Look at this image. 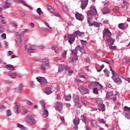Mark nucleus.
<instances>
[{
	"mask_svg": "<svg viewBox=\"0 0 130 130\" xmlns=\"http://www.w3.org/2000/svg\"><path fill=\"white\" fill-rule=\"evenodd\" d=\"M40 67L41 73H43V74H46V71L49 68V60H48V58H45L43 59L42 63Z\"/></svg>",
	"mask_w": 130,
	"mask_h": 130,
	"instance_id": "1",
	"label": "nucleus"
},
{
	"mask_svg": "<svg viewBox=\"0 0 130 130\" xmlns=\"http://www.w3.org/2000/svg\"><path fill=\"white\" fill-rule=\"evenodd\" d=\"M110 68L112 75L111 78L113 79L114 82H115V83L117 84V85H121V84H122V81H121V79L119 78V74H116L115 72L112 70L111 66H110Z\"/></svg>",
	"mask_w": 130,
	"mask_h": 130,
	"instance_id": "2",
	"label": "nucleus"
},
{
	"mask_svg": "<svg viewBox=\"0 0 130 130\" xmlns=\"http://www.w3.org/2000/svg\"><path fill=\"white\" fill-rule=\"evenodd\" d=\"M79 49L77 48V47L75 49L72 50V54L73 55V57H70L69 58V62H72V63H75L77 60H78V56L77 55V51Z\"/></svg>",
	"mask_w": 130,
	"mask_h": 130,
	"instance_id": "3",
	"label": "nucleus"
},
{
	"mask_svg": "<svg viewBox=\"0 0 130 130\" xmlns=\"http://www.w3.org/2000/svg\"><path fill=\"white\" fill-rule=\"evenodd\" d=\"M97 14V10H96L95 6H92L90 10L87 12V17H93Z\"/></svg>",
	"mask_w": 130,
	"mask_h": 130,
	"instance_id": "4",
	"label": "nucleus"
},
{
	"mask_svg": "<svg viewBox=\"0 0 130 130\" xmlns=\"http://www.w3.org/2000/svg\"><path fill=\"white\" fill-rule=\"evenodd\" d=\"M66 70V71H67L68 72L69 74H73L74 73V71L72 70H71V68L69 66H66L64 65H60L58 67V72H62L63 70Z\"/></svg>",
	"mask_w": 130,
	"mask_h": 130,
	"instance_id": "5",
	"label": "nucleus"
},
{
	"mask_svg": "<svg viewBox=\"0 0 130 130\" xmlns=\"http://www.w3.org/2000/svg\"><path fill=\"white\" fill-rule=\"evenodd\" d=\"M25 50L26 51V52H28V53H33L34 52H35L36 51V47L34 46V45H31L28 47H27V46H25L24 47Z\"/></svg>",
	"mask_w": 130,
	"mask_h": 130,
	"instance_id": "6",
	"label": "nucleus"
},
{
	"mask_svg": "<svg viewBox=\"0 0 130 130\" xmlns=\"http://www.w3.org/2000/svg\"><path fill=\"white\" fill-rule=\"evenodd\" d=\"M106 97L107 99H113L114 101L116 100V95L112 91H107Z\"/></svg>",
	"mask_w": 130,
	"mask_h": 130,
	"instance_id": "7",
	"label": "nucleus"
},
{
	"mask_svg": "<svg viewBox=\"0 0 130 130\" xmlns=\"http://www.w3.org/2000/svg\"><path fill=\"white\" fill-rule=\"evenodd\" d=\"M79 91L82 95H85V94H89L90 93V90L88 88L85 87L81 86L79 88Z\"/></svg>",
	"mask_w": 130,
	"mask_h": 130,
	"instance_id": "8",
	"label": "nucleus"
},
{
	"mask_svg": "<svg viewBox=\"0 0 130 130\" xmlns=\"http://www.w3.org/2000/svg\"><path fill=\"white\" fill-rule=\"evenodd\" d=\"M36 79L39 83H40L41 85H43V84H47V80L45 77H37Z\"/></svg>",
	"mask_w": 130,
	"mask_h": 130,
	"instance_id": "9",
	"label": "nucleus"
},
{
	"mask_svg": "<svg viewBox=\"0 0 130 130\" xmlns=\"http://www.w3.org/2000/svg\"><path fill=\"white\" fill-rule=\"evenodd\" d=\"M15 3H16L17 4H21L25 7H27V8L30 9V10H33V8L29 6L28 5H27V3H26V2L23 0H15Z\"/></svg>",
	"mask_w": 130,
	"mask_h": 130,
	"instance_id": "10",
	"label": "nucleus"
},
{
	"mask_svg": "<svg viewBox=\"0 0 130 130\" xmlns=\"http://www.w3.org/2000/svg\"><path fill=\"white\" fill-rule=\"evenodd\" d=\"M13 108L14 110H15L16 112L19 113V112L21 111V104L19 103H15Z\"/></svg>",
	"mask_w": 130,
	"mask_h": 130,
	"instance_id": "11",
	"label": "nucleus"
},
{
	"mask_svg": "<svg viewBox=\"0 0 130 130\" xmlns=\"http://www.w3.org/2000/svg\"><path fill=\"white\" fill-rule=\"evenodd\" d=\"M88 3L89 0L81 1V9L82 10H85L87 6H88Z\"/></svg>",
	"mask_w": 130,
	"mask_h": 130,
	"instance_id": "12",
	"label": "nucleus"
},
{
	"mask_svg": "<svg viewBox=\"0 0 130 130\" xmlns=\"http://www.w3.org/2000/svg\"><path fill=\"white\" fill-rule=\"evenodd\" d=\"M75 36L74 35H70V36L68 37L69 43L70 45H72L74 42H75Z\"/></svg>",
	"mask_w": 130,
	"mask_h": 130,
	"instance_id": "13",
	"label": "nucleus"
},
{
	"mask_svg": "<svg viewBox=\"0 0 130 130\" xmlns=\"http://www.w3.org/2000/svg\"><path fill=\"white\" fill-rule=\"evenodd\" d=\"M87 23L89 24L90 27L93 26V23H94V21L93 20V18L90 16H87Z\"/></svg>",
	"mask_w": 130,
	"mask_h": 130,
	"instance_id": "14",
	"label": "nucleus"
},
{
	"mask_svg": "<svg viewBox=\"0 0 130 130\" xmlns=\"http://www.w3.org/2000/svg\"><path fill=\"white\" fill-rule=\"evenodd\" d=\"M75 17L77 20H79V21H83V20H84V15L79 13H76Z\"/></svg>",
	"mask_w": 130,
	"mask_h": 130,
	"instance_id": "15",
	"label": "nucleus"
},
{
	"mask_svg": "<svg viewBox=\"0 0 130 130\" xmlns=\"http://www.w3.org/2000/svg\"><path fill=\"white\" fill-rule=\"evenodd\" d=\"M56 109H57L58 111H60L62 109V103L60 102H57L55 103Z\"/></svg>",
	"mask_w": 130,
	"mask_h": 130,
	"instance_id": "16",
	"label": "nucleus"
},
{
	"mask_svg": "<svg viewBox=\"0 0 130 130\" xmlns=\"http://www.w3.org/2000/svg\"><path fill=\"white\" fill-rule=\"evenodd\" d=\"M103 33L104 35H105L106 36H108V37H110L112 35L111 32H110V30L108 29H105L103 31Z\"/></svg>",
	"mask_w": 130,
	"mask_h": 130,
	"instance_id": "17",
	"label": "nucleus"
},
{
	"mask_svg": "<svg viewBox=\"0 0 130 130\" xmlns=\"http://www.w3.org/2000/svg\"><path fill=\"white\" fill-rule=\"evenodd\" d=\"M23 90V85L22 84H19L18 87L15 88V92L16 93H19L21 94L22 93V91Z\"/></svg>",
	"mask_w": 130,
	"mask_h": 130,
	"instance_id": "18",
	"label": "nucleus"
},
{
	"mask_svg": "<svg viewBox=\"0 0 130 130\" xmlns=\"http://www.w3.org/2000/svg\"><path fill=\"white\" fill-rule=\"evenodd\" d=\"M8 76L10 77L11 79H15L17 77V73H12V72H8L7 73Z\"/></svg>",
	"mask_w": 130,
	"mask_h": 130,
	"instance_id": "19",
	"label": "nucleus"
},
{
	"mask_svg": "<svg viewBox=\"0 0 130 130\" xmlns=\"http://www.w3.org/2000/svg\"><path fill=\"white\" fill-rule=\"evenodd\" d=\"M81 102L84 106H88L90 103L86 100H85V96L81 98Z\"/></svg>",
	"mask_w": 130,
	"mask_h": 130,
	"instance_id": "20",
	"label": "nucleus"
},
{
	"mask_svg": "<svg viewBox=\"0 0 130 130\" xmlns=\"http://www.w3.org/2000/svg\"><path fill=\"white\" fill-rule=\"evenodd\" d=\"M98 85V82H93L91 84L88 85V87L89 88V89H94V88H95V87H97Z\"/></svg>",
	"mask_w": 130,
	"mask_h": 130,
	"instance_id": "21",
	"label": "nucleus"
},
{
	"mask_svg": "<svg viewBox=\"0 0 130 130\" xmlns=\"http://www.w3.org/2000/svg\"><path fill=\"white\" fill-rule=\"evenodd\" d=\"M114 41H115V39H112L111 38L107 39V42H108L109 46L113 45L114 44Z\"/></svg>",
	"mask_w": 130,
	"mask_h": 130,
	"instance_id": "22",
	"label": "nucleus"
},
{
	"mask_svg": "<svg viewBox=\"0 0 130 130\" xmlns=\"http://www.w3.org/2000/svg\"><path fill=\"white\" fill-rule=\"evenodd\" d=\"M6 68L9 71H15V67L12 64H8L6 66Z\"/></svg>",
	"mask_w": 130,
	"mask_h": 130,
	"instance_id": "23",
	"label": "nucleus"
},
{
	"mask_svg": "<svg viewBox=\"0 0 130 130\" xmlns=\"http://www.w3.org/2000/svg\"><path fill=\"white\" fill-rule=\"evenodd\" d=\"M79 76L80 78H82L83 79H88V78H89V76H88V75L84 73H79Z\"/></svg>",
	"mask_w": 130,
	"mask_h": 130,
	"instance_id": "24",
	"label": "nucleus"
},
{
	"mask_svg": "<svg viewBox=\"0 0 130 130\" xmlns=\"http://www.w3.org/2000/svg\"><path fill=\"white\" fill-rule=\"evenodd\" d=\"M99 110L100 111H105V105L102 104L99 106Z\"/></svg>",
	"mask_w": 130,
	"mask_h": 130,
	"instance_id": "25",
	"label": "nucleus"
},
{
	"mask_svg": "<svg viewBox=\"0 0 130 130\" xmlns=\"http://www.w3.org/2000/svg\"><path fill=\"white\" fill-rule=\"evenodd\" d=\"M73 123L74 125H78L80 124V119L79 118H75L74 120H73Z\"/></svg>",
	"mask_w": 130,
	"mask_h": 130,
	"instance_id": "26",
	"label": "nucleus"
},
{
	"mask_svg": "<svg viewBox=\"0 0 130 130\" xmlns=\"http://www.w3.org/2000/svg\"><path fill=\"white\" fill-rule=\"evenodd\" d=\"M77 49H78L79 51H80V52H81L82 54L83 53H85V50L84 49V47H81V46H80V45H78L77 46Z\"/></svg>",
	"mask_w": 130,
	"mask_h": 130,
	"instance_id": "27",
	"label": "nucleus"
},
{
	"mask_svg": "<svg viewBox=\"0 0 130 130\" xmlns=\"http://www.w3.org/2000/svg\"><path fill=\"white\" fill-rule=\"evenodd\" d=\"M91 125L93 127H97L98 124H97V121L95 120H92L91 121Z\"/></svg>",
	"mask_w": 130,
	"mask_h": 130,
	"instance_id": "28",
	"label": "nucleus"
},
{
	"mask_svg": "<svg viewBox=\"0 0 130 130\" xmlns=\"http://www.w3.org/2000/svg\"><path fill=\"white\" fill-rule=\"evenodd\" d=\"M11 3L8 2V1H7L5 3V4L3 8H4V9H9V8H10V7H11Z\"/></svg>",
	"mask_w": 130,
	"mask_h": 130,
	"instance_id": "29",
	"label": "nucleus"
},
{
	"mask_svg": "<svg viewBox=\"0 0 130 130\" xmlns=\"http://www.w3.org/2000/svg\"><path fill=\"white\" fill-rule=\"evenodd\" d=\"M92 26H94L95 28H99L100 26H102V23L94 22L92 24Z\"/></svg>",
	"mask_w": 130,
	"mask_h": 130,
	"instance_id": "30",
	"label": "nucleus"
},
{
	"mask_svg": "<svg viewBox=\"0 0 130 130\" xmlns=\"http://www.w3.org/2000/svg\"><path fill=\"white\" fill-rule=\"evenodd\" d=\"M73 99L75 103L79 102V97L77 94H73Z\"/></svg>",
	"mask_w": 130,
	"mask_h": 130,
	"instance_id": "31",
	"label": "nucleus"
},
{
	"mask_svg": "<svg viewBox=\"0 0 130 130\" xmlns=\"http://www.w3.org/2000/svg\"><path fill=\"white\" fill-rule=\"evenodd\" d=\"M118 28L121 30L125 29V23H120L118 24Z\"/></svg>",
	"mask_w": 130,
	"mask_h": 130,
	"instance_id": "32",
	"label": "nucleus"
},
{
	"mask_svg": "<svg viewBox=\"0 0 130 130\" xmlns=\"http://www.w3.org/2000/svg\"><path fill=\"white\" fill-rule=\"evenodd\" d=\"M52 93V91L51 90V88L49 87L46 88V94L47 95H49Z\"/></svg>",
	"mask_w": 130,
	"mask_h": 130,
	"instance_id": "33",
	"label": "nucleus"
},
{
	"mask_svg": "<svg viewBox=\"0 0 130 130\" xmlns=\"http://www.w3.org/2000/svg\"><path fill=\"white\" fill-rule=\"evenodd\" d=\"M51 48H52V49L54 50V52H55V53H58V52H59L58 49H57V47L56 46L52 45Z\"/></svg>",
	"mask_w": 130,
	"mask_h": 130,
	"instance_id": "34",
	"label": "nucleus"
},
{
	"mask_svg": "<svg viewBox=\"0 0 130 130\" xmlns=\"http://www.w3.org/2000/svg\"><path fill=\"white\" fill-rule=\"evenodd\" d=\"M17 127H18L19 128H21V129H23V130L27 129L26 127H25L24 125H23L20 123H18L17 124Z\"/></svg>",
	"mask_w": 130,
	"mask_h": 130,
	"instance_id": "35",
	"label": "nucleus"
},
{
	"mask_svg": "<svg viewBox=\"0 0 130 130\" xmlns=\"http://www.w3.org/2000/svg\"><path fill=\"white\" fill-rule=\"evenodd\" d=\"M67 53H68V51L64 50L63 51V52L61 53V57L63 58L64 59H66L67 58Z\"/></svg>",
	"mask_w": 130,
	"mask_h": 130,
	"instance_id": "36",
	"label": "nucleus"
},
{
	"mask_svg": "<svg viewBox=\"0 0 130 130\" xmlns=\"http://www.w3.org/2000/svg\"><path fill=\"white\" fill-rule=\"evenodd\" d=\"M49 112L47 109H45L43 111V115L44 117H47L48 116Z\"/></svg>",
	"mask_w": 130,
	"mask_h": 130,
	"instance_id": "37",
	"label": "nucleus"
},
{
	"mask_svg": "<svg viewBox=\"0 0 130 130\" xmlns=\"http://www.w3.org/2000/svg\"><path fill=\"white\" fill-rule=\"evenodd\" d=\"M96 103L99 104V106L102 105V104H103V101H102V99L98 98L96 99Z\"/></svg>",
	"mask_w": 130,
	"mask_h": 130,
	"instance_id": "38",
	"label": "nucleus"
},
{
	"mask_svg": "<svg viewBox=\"0 0 130 130\" xmlns=\"http://www.w3.org/2000/svg\"><path fill=\"white\" fill-rule=\"evenodd\" d=\"M80 42H81V45H82V46H86V45H87V41H85L83 40H80Z\"/></svg>",
	"mask_w": 130,
	"mask_h": 130,
	"instance_id": "39",
	"label": "nucleus"
},
{
	"mask_svg": "<svg viewBox=\"0 0 130 130\" xmlns=\"http://www.w3.org/2000/svg\"><path fill=\"white\" fill-rule=\"evenodd\" d=\"M110 12V9L107 8L105 9L103 13L104 15H106L107 14H109Z\"/></svg>",
	"mask_w": 130,
	"mask_h": 130,
	"instance_id": "40",
	"label": "nucleus"
},
{
	"mask_svg": "<svg viewBox=\"0 0 130 130\" xmlns=\"http://www.w3.org/2000/svg\"><path fill=\"white\" fill-rule=\"evenodd\" d=\"M36 12L38 14H39V16H41V14L43 13L41 10V8H38Z\"/></svg>",
	"mask_w": 130,
	"mask_h": 130,
	"instance_id": "41",
	"label": "nucleus"
},
{
	"mask_svg": "<svg viewBox=\"0 0 130 130\" xmlns=\"http://www.w3.org/2000/svg\"><path fill=\"white\" fill-rule=\"evenodd\" d=\"M72 99V95L71 94H68L65 100L66 101H70Z\"/></svg>",
	"mask_w": 130,
	"mask_h": 130,
	"instance_id": "42",
	"label": "nucleus"
},
{
	"mask_svg": "<svg viewBox=\"0 0 130 130\" xmlns=\"http://www.w3.org/2000/svg\"><path fill=\"white\" fill-rule=\"evenodd\" d=\"M17 44H18L19 47L21 48L22 46V40H21V39H19L18 40L17 42Z\"/></svg>",
	"mask_w": 130,
	"mask_h": 130,
	"instance_id": "43",
	"label": "nucleus"
},
{
	"mask_svg": "<svg viewBox=\"0 0 130 130\" xmlns=\"http://www.w3.org/2000/svg\"><path fill=\"white\" fill-rule=\"evenodd\" d=\"M40 104L42 105V107H43V108L45 109V102H44V101L42 100L40 102Z\"/></svg>",
	"mask_w": 130,
	"mask_h": 130,
	"instance_id": "44",
	"label": "nucleus"
},
{
	"mask_svg": "<svg viewBox=\"0 0 130 130\" xmlns=\"http://www.w3.org/2000/svg\"><path fill=\"white\" fill-rule=\"evenodd\" d=\"M28 123H30V124L33 125L36 124V120H35V119H34L30 121H28Z\"/></svg>",
	"mask_w": 130,
	"mask_h": 130,
	"instance_id": "45",
	"label": "nucleus"
},
{
	"mask_svg": "<svg viewBox=\"0 0 130 130\" xmlns=\"http://www.w3.org/2000/svg\"><path fill=\"white\" fill-rule=\"evenodd\" d=\"M109 49H110L111 50H115V49H116L117 47L116 46H112V45H109Z\"/></svg>",
	"mask_w": 130,
	"mask_h": 130,
	"instance_id": "46",
	"label": "nucleus"
},
{
	"mask_svg": "<svg viewBox=\"0 0 130 130\" xmlns=\"http://www.w3.org/2000/svg\"><path fill=\"white\" fill-rule=\"evenodd\" d=\"M104 73H105L106 77H109V71L107 69H105L104 70Z\"/></svg>",
	"mask_w": 130,
	"mask_h": 130,
	"instance_id": "47",
	"label": "nucleus"
},
{
	"mask_svg": "<svg viewBox=\"0 0 130 130\" xmlns=\"http://www.w3.org/2000/svg\"><path fill=\"white\" fill-rule=\"evenodd\" d=\"M0 18L3 24H6L7 22L5 21V18L4 17V16H3V15H1Z\"/></svg>",
	"mask_w": 130,
	"mask_h": 130,
	"instance_id": "48",
	"label": "nucleus"
},
{
	"mask_svg": "<svg viewBox=\"0 0 130 130\" xmlns=\"http://www.w3.org/2000/svg\"><path fill=\"white\" fill-rule=\"evenodd\" d=\"M79 33H80V31L79 30L75 31L74 32V34H73V35L74 36V37H76L78 36H79Z\"/></svg>",
	"mask_w": 130,
	"mask_h": 130,
	"instance_id": "49",
	"label": "nucleus"
},
{
	"mask_svg": "<svg viewBox=\"0 0 130 130\" xmlns=\"http://www.w3.org/2000/svg\"><path fill=\"white\" fill-rule=\"evenodd\" d=\"M124 111H127V112H130V107L127 106L124 107Z\"/></svg>",
	"mask_w": 130,
	"mask_h": 130,
	"instance_id": "50",
	"label": "nucleus"
},
{
	"mask_svg": "<svg viewBox=\"0 0 130 130\" xmlns=\"http://www.w3.org/2000/svg\"><path fill=\"white\" fill-rule=\"evenodd\" d=\"M25 103H26V104H27V105H30V106L33 105V103L32 102H31V101H30L29 100L26 101Z\"/></svg>",
	"mask_w": 130,
	"mask_h": 130,
	"instance_id": "51",
	"label": "nucleus"
},
{
	"mask_svg": "<svg viewBox=\"0 0 130 130\" xmlns=\"http://www.w3.org/2000/svg\"><path fill=\"white\" fill-rule=\"evenodd\" d=\"M6 114L8 116H10V115H12V112H11L10 110H8L7 112H6Z\"/></svg>",
	"mask_w": 130,
	"mask_h": 130,
	"instance_id": "52",
	"label": "nucleus"
},
{
	"mask_svg": "<svg viewBox=\"0 0 130 130\" xmlns=\"http://www.w3.org/2000/svg\"><path fill=\"white\" fill-rule=\"evenodd\" d=\"M63 10L64 12H68L69 11V8H68V6H63Z\"/></svg>",
	"mask_w": 130,
	"mask_h": 130,
	"instance_id": "53",
	"label": "nucleus"
},
{
	"mask_svg": "<svg viewBox=\"0 0 130 130\" xmlns=\"http://www.w3.org/2000/svg\"><path fill=\"white\" fill-rule=\"evenodd\" d=\"M75 105L77 106L78 108H81V107H82V106L81 105V104L79 102L75 103Z\"/></svg>",
	"mask_w": 130,
	"mask_h": 130,
	"instance_id": "54",
	"label": "nucleus"
},
{
	"mask_svg": "<svg viewBox=\"0 0 130 130\" xmlns=\"http://www.w3.org/2000/svg\"><path fill=\"white\" fill-rule=\"evenodd\" d=\"M81 119L85 123L86 122V118L84 116H81Z\"/></svg>",
	"mask_w": 130,
	"mask_h": 130,
	"instance_id": "55",
	"label": "nucleus"
},
{
	"mask_svg": "<svg viewBox=\"0 0 130 130\" xmlns=\"http://www.w3.org/2000/svg\"><path fill=\"white\" fill-rule=\"evenodd\" d=\"M93 92L94 93V94H98V89H97V88H93Z\"/></svg>",
	"mask_w": 130,
	"mask_h": 130,
	"instance_id": "56",
	"label": "nucleus"
},
{
	"mask_svg": "<svg viewBox=\"0 0 130 130\" xmlns=\"http://www.w3.org/2000/svg\"><path fill=\"white\" fill-rule=\"evenodd\" d=\"M1 38H2V39H6V38H7V35L6 34H3L1 35Z\"/></svg>",
	"mask_w": 130,
	"mask_h": 130,
	"instance_id": "57",
	"label": "nucleus"
},
{
	"mask_svg": "<svg viewBox=\"0 0 130 130\" xmlns=\"http://www.w3.org/2000/svg\"><path fill=\"white\" fill-rule=\"evenodd\" d=\"M125 118H127V119H130V114L128 113H126L125 115Z\"/></svg>",
	"mask_w": 130,
	"mask_h": 130,
	"instance_id": "58",
	"label": "nucleus"
},
{
	"mask_svg": "<svg viewBox=\"0 0 130 130\" xmlns=\"http://www.w3.org/2000/svg\"><path fill=\"white\" fill-rule=\"evenodd\" d=\"M99 121L100 123H105V121L104 120V119H100L99 120Z\"/></svg>",
	"mask_w": 130,
	"mask_h": 130,
	"instance_id": "59",
	"label": "nucleus"
},
{
	"mask_svg": "<svg viewBox=\"0 0 130 130\" xmlns=\"http://www.w3.org/2000/svg\"><path fill=\"white\" fill-rule=\"evenodd\" d=\"M103 62H105L106 63H107L108 64H110V62L106 59H104L103 60Z\"/></svg>",
	"mask_w": 130,
	"mask_h": 130,
	"instance_id": "60",
	"label": "nucleus"
},
{
	"mask_svg": "<svg viewBox=\"0 0 130 130\" xmlns=\"http://www.w3.org/2000/svg\"><path fill=\"white\" fill-rule=\"evenodd\" d=\"M13 52L12 51H9L7 52V54L8 55V56H10V55H12V54H13Z\"/></svg>",
	"mask_w": 130,
	"mask_h": 130,
	"instance_id": "61",
	"label": "nucleus"
},
{
	"mask_svg": "<svg viewBox=\"0 0 130 130\" xmlns=\"http://www.w3.org/2000/svg\"><path fill=\"white\" fill-rule=\"evenodd\" d=\"M84 34H85V32L79 31V36H80V37H83V36H84Z\"/></svg>",
	"mask_w": 130,
	"mask_h": 130,
	"instance_id": "62",
	"label": "nucleus"
},
{
	"mask_svg": "<svg viewBox=\"0 0 130 130\" xmlns=\"http://www.w3.org/2000/svg\"><path fill=\"white\" fill-rule=\"evenodd\" d=\"M103 23H104V24H109V20L106 19L103 21Z\"/></svg>",
	"mask_w": 130,
	"mask_h": 130,
	"instance_id": "63",
	"label": "nucleus"
},
{
	"mask_svg": "<svg viewBox=\"0 0 130 130\" xmlns=\"http://www.w3.org/2000/svg\"><path fill=\"white\" fill-rule=\"evenodd\" d=\"M28 119L29 120V121H30L31 120H32V119H34L33 117L29 115L28 116Z\"/></svg>",
	"mask_w": 130,
	"mask_h": 130,
	"instance_id": "64",
	"label": "nucleus"
}]
</instances>
